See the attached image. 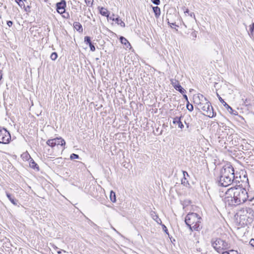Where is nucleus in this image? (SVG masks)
<instances>
[{"instance_id":"obj_1","label":"nucleus","mask_w":254,"mask_h":254,"mask_svg":"<svg viewBox=\"0 0 254 254\" xmlns=\"http://www.w3.org/2000/svg\"><path fill=\"white\" fill-rule=\"evenodd\" d=\"M246 189L240 185L229 189L225 192L224 201L230 206H237L244 203L248 198Z\"/></svg>"},{"instance_id":"obj_2","label":"nucleus","mask_w":254,"mask_h":254,"mask_svg":"<svg viewBox=\"0 0 254 254\" xmlns=\"http://www.w3.org/2000/svg\"><path fill=\"white\" fill-rule=\"evenodd\" d=\"M237 220L242 226L250 224L254 218V211L249 207L243 208L240 210L236 214Z\"/></svg>"},{"instance_id":"obj_3","label":"nucleus","mask_w":254,"mask_h":254,"mask_svg":"<svg viewBox=\"0 0 254 254\" xmlns=\"http://www.w3.org/2000/svg\"><path fill=\"white\" fill-rule=\"evenodd\" d=\"M185 223L191 231H199L200 229L201 217L197 213H189L185 218Z\"/></svg>"},{"instance_id":"obj_4","label":"nucleus","mask_w":254,"mask_h":254,"mask_svg":"<svg viewBox=\"0 0 254 254\" xmlns=\"http://www.w3.org/2000/svg\"><path fill=\"white\" fill-rule=\"evenodd\" d=\"M198 109H201L204 115L209 118H212L214 116L213 109L211 103L206 99V101L198 104Z\"/></svg>"},{"instance_id":"obj_5","label":"nucleus","mask_w":254,"mask_h":254,"mask_svg":"<svg viewBox=\"0 0 254 254\" xmlns=\"http://www.w3.org/2000/svg\"><path fill=\"white\" fill-rule=\"evenodd\" d=\"M211 245L218 253H220L222 251L228 249V243L220 238L212 239Z\"/></svg>"},{"instance_id":"obj_6","label":"nucleus","mask_w":254,"mask_h":254,"mask_svg":"<svg viewBox=\"0 0 254 254\" xmlns=\"http://www.w3.org/2000/svg\"><path fill=\"white\" fill-rule=\"evenodd\" d=\"M11 140L9 132L4 128L0 127V143L7 144Z\"/></svg>"},{"instance_id":"obj_7","label":"nucleus","mask_w":254,"mask_h":254,"mask_svg":"<svg viewBox=\"0 0 254 254\" xmlns=\"http://www.w3.org/2000/svg\"><path fill=\"white\" fill-rule=\"evenodd\" d=\"M233 177L220 175L218 180V184L220 186L227 187L233 183Z\"/></svg>"},{"instance_id":"obj_8","label":"nucleus","mask_w":254,"mask_h":254,"mask_svg":"<svg viewBox=\"0 0 254 254\" xmlns=\"http://www.w3.org/2000/svg\"><path fill=\"white\" fill-rule=\"evenodd\" d=\"M234 169L231 165H225L221 170L220 175L234 177Z\"/></svg>"},{"instance_id":"obj_9","label":"nucleus","mask_w":254,"mask_h":254,"mask_svg":"<svg viewBox=\"0 0 254 254\" xmlns=\"http://www.w3.org/2000/svg\"><path fill=\"white\" fill-rule=\"evenodd\" d=\"M57 11L60 14H63L65 12V7L66 6V2L64 0H62L60 2H58L56 4Z\"/></svg>"},{"instance_id":"obj_10","label":"nucleus","mask_w":254,"mask_h":254,"mask_svg":"<svg viewBox=\"0 0 254 254\" xmlns=\"http://www.w3.org/2000/svg\"><path fill=\"white\" fill-rule=\"evenodd\" d=\"M194 103L196 104L197 106V108H198V104L200 103H203L204 101H206V98L204 97V96L202 94H199L197 96L194 97Z\"/></svg>"},{"instance_id":"obj_11","label":"nucleus","mask_w":254,"mask_h":254,"mask_svg":"<svg viewBox=\"0 0 254 254\" xmlns=\"http://www.w3.org/2000/svg\"><path fill=\"white\" fill-rule=\"evenodd\" d=\"M150 216L152 218L155 220L158 224H161L162 221L161 219H160L158 216V215L156 213V212L154 211H151L150 213Z\"/></svg>"},{"instance_id":"obj_12","label":"nucleus","mask_w":254,"mask_h":254,"mask_svg":"<svg viewBox=\"0 0 254 254\" xmlns=\"http://www.w3.org/2000/svg\"><path fill=\"white\" fill-rule=\"evenodd\" d=\"M6 195L10 201L14 205L17 206L18 205V200L14 198L11 194L8 192H6Z\"/></svg>"},{"instance_id":"obj_13","label":"nucleus","mask_w":254,"mask_h":254,"mask_svg":"<svg viewBox=\"0 0 254 254\" xmlns=\"http://www.w3.org/2000/svg\"><path fill=\"white\" fill-rule=\"evenodd\" d=\"M181 117H176L174 118L173 119V123L174 124H178V127H180V128L182 129L183 128H184V126L182 122L181 121Z\"/></svg>"},{"instance_id":"obj_14","label":"nucleus","mask_w":254,"mask_h":254,"mask_svg":"<svg viewBox=\"0 0 254 254\" xmlns=\"http://www.w3.org/2000/svg\"><path fill=\"white\" fill-rule=\"evenodd\" d=\"M217 96L220 102L223 104V106L227 109L229 112H230L231 111H233L232 108L224 101V100L220 97V96L218 94H217Z\"/></svg>"},{"instance_id":"obj_15","label":"nucleus","mask_w":254,"mask_h":254,"mask_svg":"<svg viewBox=\"0 0 254 254\" xmlns=\"http://www.w3.org/2000/svg\"><path fill=\"white\" fill-rule=\"evenodd\" d=\"M74 28L79 32H82L83 30L81 24L78 22H74L73 23Z\"/></svg>"},{"instance_id":"obj_16","label":"nucleus","mask_w":254,"mask_h":254,"mask_svg":"<svg viewBox=\"0 0 254 254\" xmlns=\"http://www.w3.org/2000/svg\"><path fill=\"white\" fill-rule=\"evenodd\" d=\"M55 140H56V145H61V146H64L65 144V141L64 139H62V138H54Z\"/></svg>"},{"instance_id":"obj_17","label":"nucleus","mask_w":254,"mask_h":254,"mask_svg":"<svg viewBox=\"0 0 254 254\" xmlns=\"http://www.w3.org/2000/svg\"><path fill=\"white\" fill-rule=\"evenodd\" d=\"M153 12H154L155 16L156 18H158L160 15V8L158 6H154L152 7Z\"/></svg>"},{"instance_id":"obj_18","label":"nucleus","mask_w":254,"mask_h":254,"mask_svg":"<svg viewBox=\"0 0 254 254\" xmlns=\"http://www.w3.org/2000/svg\"><path fill=\"white\" fill-rule=\"evenodd\" d=\"M29 166L31 168H33L34 169H36L37 170H39V166L33 159H31L30 161Z\"/></svg>"},{"instance_id":"obj_19","label":"nucleus","mask_w":254,"mask_h":254,"mask_svg":"<svg viewBox=\"0 0 254 254\" xmlns=\"http://www.w3.org/2000/svg\"><path fill=\"white\" fill-rule=\"evenodd\" d=\"M100 13L102 15L109 17V11L106 8L101 7L100 10Z\"/></svg>"},{"instance_id":"obj_20","label":"nucleus","mask_w":254,"mask_h":254,"mask_svg":"<svg viewBox=\"0 0 254 254\" xmlns=\"http://www.w3.org/2000/svg\"><path fill=\"white\" fill-rule=\"evenodd\" d=\"M56 140H55L54 138L51 139H48L46 143L48 145L51 146V147H54L56 146Z\"/></svg>"},{"instance_id":"obj_21","label":"nucleus","mask_w":254,"mask_h":254,"mask_svg":"<svg viewBox=\"0 0 254 254\" xmlns=\"http://www.w3.org/2000/svg\"><path fill=\"white\" fill-rule=\"evenodd\" d=\"M183 173L184 175V178L183 179H182V184H183L184 186H186L187 184L189 185V184L188 183V181H187L186 177H185V173L187 174V176H189V174L186 171H184Z\"/></svg>"},{"instance_id":"obj_22","label":"nucleus","mask_w":254,"mask_h":254,"mask_svg":"<svg viewBox=\"0 0 254 254\" xmlns=\"http://www.w3.org/2000/svg\"><path fill=\"white\" fill-rule=\"evenodd\" d=\"M171 84L174 87L175 89H177V87H178L180 84L178 80L175 79H171L170 80Z\"/></svg>"},{"instance_id":"obj_23","label":"nucleus","mask_w":254,"mask_h":254,"mask_svg":"<svg viewBox=\"0 0 254 254\" xmlns=\"http://www.w3.org/2000/svg\"><path fill=\"white\" fill-rule=\"evenodd\" d=\"M114 21H115L118 25H121L122 27H125V23L119 18V16H117L116 17V19Z\"/></svg>"},{"instance_id":"obj_24","label":"nucleus","mask_w":254,"mask_h":254,"mask_svg":"<svg viewBox=\"0 0 254 254\" xmlns=\"http://www.w3.org/2000/svg\"><path fill=\"white\" fill-rule=\"evenodd\" d=\"M120 40L121 42L123 44L126 45L127 48L128 47L127 45L130 46L128 41L125 37L122 36L120 37Z\"/></svg>"},{"instance_id":"obj_25","label":"nucleus","mask_w":254,"mask_h":254,"mask_svg":"<svg viewBox=\"0 0 254 254\" xmlns=\"http://www.w3.org/2000/svg\"><path fill=\"white\" fill-rule=\"evenodd\" d=\"M248 33L251 37H253L254 33V24L253 23L252 25H250Z\"/></svg>"},{"instance_id":"obj_26","label":"nucleus","mask_w":254,"mask_h":254,"mask_svg":"<svg viewBox=\"0 0 254 254\" xmlns=\"http://www.w3.org/2000/svg\"><path fill=\"white\" fill-rule=\"evenodd\" d=\"M234 179H233V183H235L236 184L240 183L241 181V176H239V177L237 176V174H235L234 173Z\"/></svg>"},{"instance_id":"obj_27","label":"nucleus","mask_w":254,"mask_h":254,"mask_svg":"<svg viewBox=\"0 0 254 254\" xmlns=\"http://www.w3.org/2000/svg\"><path fill=\"white\" fill-rule=\"evenodd\" d=\"M110 199L113 202H115L116 201V194L115 192H114L113 190H111L110 192Z\"/></svg>"},{"instance_id":"obj_28","label":"nucleus","mask_w":254,"mask_h":254,"mask_svg":"<svg viewBox=\"0 0 254 254\" xmlns=\"http://www.w3.org/2000/svg\"><path fill=\"white\" fill-rule=\"evenodd\" d=\"M175 89L180 92L182 94H184L186 92L185 89H184V88H183L181 85H179L178 87H177V89Z\"/></svg>"},{"instance_id":"obj_29","label":"nucleus","mask_w":254,"mask_h":254,"mask_svg":"<svg viewBox=\"0 0 254 254\" xmlns=\"http://www.w3.org/2000/svg\"><path fill=\"white\" fill-rule=\"evenodd\" d=\"M5 241L3 243V245H5V247L9 248L11 246V244H10V242L9 241V240L6 239V238L4 239Z\"/></svg>"},{"instance_id":"obj_30","label":"nucleus","mask_w":254,"mask_h":254,"mask_svg":"<svg viewBox=\"0 0 254 254\" xmlns=\"http://www.w3.org/2000/svg\"><path fill=\"white\" fill-rule=\"evenodd\" d=\"M187 109L189 111H192L193 110V105L191 104H190L189 102V101H188L187 102Z\"/></svg>"},{"instance_id":"obj_31","label":"nucleus","mask_w":254,"mask_h":254,"mask_svg":"<svg viewBox=\"0 0 254 254\" xmlns=\"http://www.w3.org/2000/svg\"><path fill=\"white\" fill-rule=\"evenodd\" d=\"M57 57L58 55L56 52L52 53L50 56L51 59L53 61L56 60L57 59Z\"/></svg>"},{"instance_id":"obj_32","label":"nucleus","mask_w":254,"mask_h":254,"mask_svg":"<svg viewBox=\"0 0 254 254\" xmlns=\"http://www.w3.org/2000/svg\"><path fill=\"white\" fill-rule=\"evenodd\" d=\"M84 42L86 44H89L90 43H91L90 37L89 36H85L84 38Z\"/></svg>"},{"instance_id":"obj_33","label":"nucleus","mask_w":254,"mask_h":254,"mask_svg":"<svg viewBox=\"0 0 254 254\" xmlns=\"http://www.w3.org/2000/svg\"><path fill=\"white\" fill-rule=\"evenodd\" d=\"M70 158L71 159H78L79 158V156L77 154L72 153L70 155Z\"/></svg>"},{"instance_id":"obj_34","label":"nucleus","mask_w":254,"mask_h":254,"mask_svg":"<svg viewBox=\"0 0 254 254\" xmlns=\"http://www.w3.org/2000/svg\"><path fill=\"white\" fill-rule=\"evenodd\" d=\"M93 0H85V2L88 6H91L93 3Z\"/></svg>"},{"instance_id":"obj_35","label":"nucleus","mask_w":254,"mask_h":254,"mask_svg":"<svg viewBox=\"0 0 254 254\" xmlns=\"http://www.w3.org/2000/svg\"><path fill=\"white\" fill-rule=\"evenodd\" d=\"M88 45L90 47V49L91 51L94 52L95 51V47L94 46V45L92 43V42L90 43Z\"/></svg>"},{"instance_id":"obj_36","label":"nucleus","mask_w":254,"mask_h":254,"mask_svg":"<svg viewBox=\"0 0 254 254\" xmlns=\"http://www.w3.org/2000/svg\"><path fill=\"white\" fill-rule=\"evenodd\" d=\"M152 2H153L154 4L158 5L160 4V0H151Z\"/></svg>"},{"instance_id":"obj_37","label":"nucleus","mask_w":254,"mask_h":254,"mask_svg":"<svg viewBox=\"0 0 254 254\" xmlns=\"http://www.w3.org/2000/svg\"><path fill=\"white\" fill-rule=\"evenodd\" d=\"M117 16H118V15H115V14H112L111 16H109L108 18H109L111 20H112V21H114L116 19V17Z\"/></svg>"},{"instance_id":"obj_38","label":"nucleus","mask_w":254,"mask_h":254,"mask_svg":"<svg viewBox=\"0 0 254 254\" xmlns=\"http://www.w3.org/2000/svg\"><path fill=\"white\" fill-rule=\"evenodd\" d=\"M191 36L193 38V39H194L197 36V32L196 31H193L191 34Z\"/></svg>"},{"instance_id":"obj_39","label":"nucleus","mask_w":254,"mask_h":254,"mask_svg":"<svg viewBox=\"0 0 254 254\" xmlns=\"http://www.w3.org/2000/svg\"><path fill=\"white\" fill-rule=\"evenodd\" d=\"M182 8H183V9L184 10V13H185V14H186V13H188V14H189L190 13L189 12H190V11H189V9H188V8H185V7H183Z\"/></svg>"},{"instance_id":"obj_40","label":"nucleus","mask_w":254,"mask_h":254,"mask_svg":"<svg viewBox=\"0 0 254 254\" xmlns=\"http://www.w3.org/2000/svg\"><path fill=\"white\" fill-rule=\"evenodd\" d=\"M250 244L252 246L254 247V239H251V240L250 241Z\"/></svg>"},{"instance_id":"obj_41","label":"nucleus","mask_w":254,"mask_h":254,"mask_svg":"<svg viewBox=\"0 0 254 254\" xmlns=\"http://www.w3.org/2000/svg\"><path fill=\"white\" fill-rule=\"evenodd\" d=\"M12 24H13V22H12V21H11L9 20V21H7V25L9 27L11 26H12Z\"/></svg>"},{"instance_id":"obj_42","label":"nucleus","mask_w":254,"mask_h":254,"mask_svg":"<svg viewBox=\"0 0 254 254\" xmlns=\"http://www.w3.org/2000/svg\"><path fill=\"white\" fill-rule=\"evenodd\" d=\"M162 225V228H163V230L166 233H167V227L165 226V225L164 224H161Z\"/></svg>"},{"instance_id":"obj_43","label":"nucleus","mask_w":254,"mask_h":254,"mask_svg":"<svg viewBox=\"0 0 254 254\" xmlns=\"http://www.w3.org/2000/svg\"><path fill=\"white\" fill-rule=\"evenodd\" d=\"M189 15L190 17H193L194 19H195V14L193 12H190Z\"/></svg>"},{"instance_id":"obj_44","label":"nucleus","mask_w":254,"mask_h":254,"mask_svg":"<svg viewBox=\"0 0 254 254\" xmlns=\"http://www.w3.org/2000/svg\"><path fill=\"white\" fill-rule=\"evenodd\" d=\"M18 5H19V6H20L21 7H22V6H23V7H24V6H25L24 4V2H23V1H22V2H20V3H18Z\"/></svg>"},{"instance_id":"obj_45","label":"nucleus","mask_w":254,"mask_h":254,"mask_svg":"<svg viewBox=\"0 0 254 254\" xmlns=\"http://www.w3.org/2000/svg\"><path fill=\"white\" fill-rule=\"evenodd\" d=\"M183 95V97L185 99V100L188 102V97L187 96L186 94H185V93L184 94H182Z\"/></svg>"},{"instance_id":"obj_46","label":"nucleus","mask_w":254,"mask_h":254,"mask_svg":"<svg viewBox=\"0 0 254 254\" xmlns=\"http://www.w3.org/2000/svg\"><path fill=\"white\" fill-rule=\"evenodd\" d=\"M222 254H230L229 252L225 251L222 252Z\"/></svg>"},{"instance_id":"obj_47","label":"nucleus","mask_w":254,"mask_h":254,"mask_svg":"<svg viewBox=\"0 0 254 254\" xmlns=\"http://www.w3.org/2000/svg\"><path fill=\"white\" fill-rule=\"evenodd\" d=\"M230 252H235V253H238L237 251H234V250H231Z\"/></svg>"},{"instance_id":"obj_48","label":"nucleus","mask_w":254,"mask_h":254,"mask_svg":"<svg viewBox=\"0 0 254 254\" xmlns=\"http://www.w3.org/2000/svg\"><path fill=\"white\" fill-rule=\"evenodd\" d=\"M64 17H67L68 16V14L67 13V16H65V15L63 16Z\"/></svg>"},{"instance_id":"obj_49","label":"nucleus","mask_w":254,"mask_h":254,"mask_svg":"<svg viewBox=\"0 0 254 254\" xmlns=\"http://www.w3.org/2000/svg\"><path fill=\"white\" fill-rule=\"evenodd\" d=\"M58 254H61V251H58Z\"/></svg>"},{"instance_id":"obj_50","label":"nucleus","mask_w":254,"mask_h":254,"mask_svg":"<svg viewBox=\"0 0 254 254\" xmlns=\"http://www.w3.org/2000/svg\"><path fill=\"white\" fill-rule=\"evenodd\" d=\"M172 24H173V25L176 26V25L175 24H174V23H172Z\"/></svg>"}]
</instances>
